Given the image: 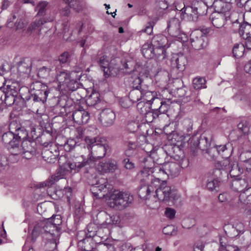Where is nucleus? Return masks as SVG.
<instances>
[{
  "mask_svg": "<svg viewBox=\"0 0 251 251\" xmlns=\"http://www.w3.org/2000/svg\"><path fill=\"white\" fill-rule=\"evenodd\" d=\"M143 177H141V181L143 182H146L148 180H149V179H147L146 181H144L142 180ZM150 180H151V182L150 184H147L148 186H151L152 188V192L156 189L158 187H160V185H162L161 181H160V178H153L152 177H150Z\"/></svg>",
  "mask_w": 251,
  "mask_h": 251,
  "instance_id": "4d7b16f0",
  "label": "nucleus"
},
{
  "mask_svg": "<svg viewBox=\"0 0 251 251\" xmlns=\"http://www.w3.org/2000/svg\"><path fill=\"white\" fill-rule=\"evenodd\" d=\"M153 51H155L150 44L147 43L143 45L142 48V52L143 55L146 58L151 57V54Z\"/></svg>",
  "mask_w": 251,
  "mask_h": 251,
  "instance_id": "6e6d98bb",
  "label": "nucleus"
},
{
  "mask_svg": "<svg viewBox=\"0 0 251 251\" xmlns=\"http://www.w3.org/2000/svg\"><path fill=\"white\" fill-rule=\"evenodd\" d=\"M17 97H15L12 95H8L7 93H5V99H3V100H5V103L7 106H11L16 101Z\"/></svg>",
  "mask_w": 251,
  "mask_h": 251,
  "instance_id": "69168bd1",
  "label": "nucleus"
},
{
  "mask_svg": "<svg viewBox=\"0 0 251 251\" xmlns=\"http://www.w3.org/2000/svg\"><path fill=\"white\" fill-rule=\"evenodd\" d=\"M139 124L135 121H132L128 123L127 128L128 130L132 133H133V135L135 137V134H134L139 128Z\"/></svg>",
  "mask_w": 251,
  "mask_h": 251,
  "instance_id": "0e129e2a",
  "label": "nucleus"
},
{
  "mask_svg": "<svg viewBox=\"0 0 251 251\" xmlns=\"http://www.w3.org/2000/svg\"><path fill=\"white\" fill-rule=\"evenodd\" d=\"M54 75V70L45 66L41 68L38 72V76L42 78L47 79L50 77H53Z\"/></svg>",
  "mask_w": 251,
  "mask_h": 251,
  "instance_id": "ea45409f",
  "label": "nucleus"
},
{
  "mask_svg": "<svg viewBox=\"0 0 251 251\" xmlns=\"http://www.w3.org/2000/svg\"><path fill=\"white\" fill-rule=\"evenodd\" d=\"M187 60L186 57L183 55L174 57L171 61V66L173 68H176L179 71H183L185 69Z\"/></svg>",
  "mask_w": 251,
  "mask_h": 251,
  "instance_id": "c85d7f7f",
  "label": "nucleus"
},
{
  "mask_svg": "<svg viewBox=\"0 0 251 251\" xmlns=\"http://www.w3.org/2000/svg\"><path fill=\"white\" fill-rule=\"evenodd\" d=\"M231 5L222 0H215L212 3V8L215 10L214 12H217L223 14L229 15Z\"/></svg>",
  "mask_w": 251,
  "mask_h": 251,
  "instance_id": "4be33fe9",
  "label": "nucleus"
},
{
  "mask_svg": "<svg viewBox=\"0 0 251 251\" xmlns=\"http://www.w3.org/2000/svg\"><path fill=\"white\" fill-rule=\"evenodd\" d=\"M115 117V113L111 109L107 108L100 112L99 120L103 126L108 127L113 124Z\"/></svg>",
  "mask_w": 251,
  "mask_h": 251,
  "instance_id": "4468645a",
  "label": "nucleus"
},
{
  "mask_svg": "<svg viewBox=\"0 0 251 251\" xmlns=\"http://www.w3.org/2000/svg\"><path fill=\"white\" fill-rule=\"evenodd\" d=\"M152 163L151 158H144L143 164L141 165L143 169L139 174V177H143L142 180L144 181L150 179V177L160 178V181L162 182V179L167 176L164 169V165L153 167Z\"/></svg>",
  "mask_w": 251,
  "mask_h": 251,
  "instance_id": "f03ea898",
  "label": "nucleus"
},
{
  "mask_svg": "<svg viewBox=\"0 0 251 251\" xmlns=\"http://www.w3.org/2000/svg\"><path fill=\"white\" fill-rule=\"evenodd\" d=\"M249 187L248 181L246 178H235L231 184V188L234 191L242 192Z\"/></svg>",
  "mask_w": 251,
  "mask_h": 251,
  "instance_id": "a878e982",
  "label": "nucleus"
},
{
  "mask_svg": "<svg viewBox=\"0 0 251 251\" xmlns=\"http://www.w3.org/2000/svg\"><path fill=\"white\" fill-rule=\"evenodd\" d=\"M108 205L116 210H121L128 207L133 197L129 192L114 190L109 196Z\"/></svg>",
  "mask_w": 251,
  "mask_h": 251,
  "instance_id": "7ed1b4c3",
  "label": "nucleus"
},
{
  "mask_svg": "<svg viewBox=\"0 0 251 251\" xmlns=\"http://www.w3.org/2000/svg\"><path fill=\"white\" fill-rule=\"evenodd\" d=\"M180 11L182 19L189 22H196L199 16L206 14V7L201 1H193L191 5H184Z\"/></svg>",
  "mask_w": 251,
  "mask_h": 251,
  "instance_id": "20e7f679",
  "label": "nucleus"
},
{
  "mask_svg": "<svg viewBox=\"0 0 251 251\" xmlns=\"http://www.w3.org/2000/svg\"><path fill=\"white\" fill-rule=\"evenodd\" d=\"M228 172L230 177L235 178L243 173V169L237 163H235L231 165Z\"/></svg>",
  "mask_w": 251,
  "mask_h": 251,
  "instance_id": "4c0bfd02",
  "label": "nucleus"
},
{
  "mask_svg": "<svg viewBox=\"0 0 251 251\" xmlns=\"http://www.w3.org/2000/svg\"><path fill=\"white\" fill-rule=\"evenodd\" d=\"M239 33L245 40V46L247 49L251 50V25L245 23L240 26Z\"/></svg>",
  "mask_w": 251,
  "mask_h": 251,
  "instance_id": "dca6fc26",
  "label": "nucleus"
},
{
  "mask_svg": "<svg viewBox=\"0 0 251 251\" xmlns=\"http://www.w3.org/2000/svg\"><path fill=\"white\" fill-rule=\"evenodd\" d=\"M76 142L73 139H68L65 142L64 146L65 150L67 151H70L72 150L76 146Z\"/></svg>",
  "mask_w": 251,
  "mask_h": 251,
  "instance_id": "052dcab7",
  "label": "nucleus"
},
{
  "mask_svg": "<svg viewBox=\"0 0 251 251\" xmlns=\"http://www.w3.org/2000/svg\"><path fill=\"white\" fill-rule=\"evenodd\" d=\"M233 14H231L229 15L223 14L217 12L212 13L209 18L212 25L216 28L222 27L225 24L226 21L228 18L229 19H231V17Z\"/></svg>",
  "mask_w": 251,
  "mask_h": 251,
  "instance_id": "f3484780",
  "label": "nucleus"
},
{
  "mask_svg": "<svg viewBox=\"0 0 251 251\" xmlns=\"http://www.w3.org/2000/svg\"><path fill=\"white\" fill-rule=\"evenodd\" d=\"M167 176H176L178 174L179 166L175 162H168L163 164Z\"/></svg>",
  "mask_w": 251,
  "mask_h": 251,
  "instance_id": "7c9ffc66",
  "label": "nucleus"
},
{
  "mask_svg": "<svg viewBox=\"0 0 251 251\" xmlns=\"http://www.w3.org/2000/svg\"><path fill=\"white\" fill-rule=\"evenodd\" d=\"M37 234L43 235V238L49 237L48 234H50L52 235H59V232L58 230V227L53 226L51 222H42L37 224L33 230L32 235Z\"/></svg>",
  "mask_w": 251,
  "mask_h": 251,
  "instance_id": "6e6552de",
  "label": "nucleus"
},
{
  "mask_svg": "<svg viewBox=\"0 0 251 251\" xmlns=\"http://www.w3.org/2000/svg\"><path fill=\"white\" fill-rule=\"evenodd\" d=\"M167 30L172 36H177L180 33V22L177 18L171 19L168 23Z\"/></svg>",
  "mask_w": 251,
  "mask_h": 251,
  "instance_id": "5701e85b",
  "label": "nucleus"
},
{
  "mask_svg": "<svg viewBox=\"0 0 251 251\" xmlns=\"http://www.w3.org/2000/svg\"><path fill=\"white\" fill-rule=\"evenodd\" d=\"M183 129L182 131L184 134L190 135L192 130L193 124L189 119H185L181 123Z\"/></svg>",
  "mask_w": 251,
  "mask_h": 251,
  "instance_id": "3c124183",
  "label": "nucleus"
},
{
  "mask_svg": "<svg viewBox=\"0 0 251 251\" xmlns=\"http://www.w3.org/2000/svg\"><path fill=\"white\" fill-rule=\"evenodd\" d=\"M168 7V4L165 0H160L156 3V8L159 13H162Z\"/></svg>",
  "mask_w": 251,
  "mask_h": 251,
  "instance_id": "680f3d73",
  "label": "nucleus"
},
{
  "mask_svg": "<svg viewBox=\"0 0 251 251\" xmlns=\"http://www.w3.org/2000/svg\"><path fill=\"white\" fill-rule=\"evenodd\" d=\"M100 94L97 92H93L86 100V103L89 106H93L100 101Z\"/></svg>",
  "mask_w": 251,
  "mask_h": 251,
  "instance_id": "a18cd8bd",
  "label": "nucleus"
},
{
  "mask_svg": "<svg viewBox=\"0 0 251 251\" xmlns=\"http://www.w3.org/2000/svg\"><path fill=\"white\" fill-rule=\"evenodd\" d=\"M97 62L103 71L105 77L115 76L120 69L117 64L116 58H112L107 54H105L98 59Z\"/></svg>",
  "mask_w": 251,
  "mask_h": 251,
  "instance_id": "423d86ee",
  "label": "nucleus"
},
{
  "mask_svg": "<svg viewBox=\"0 0 251 251\" xmlns=\"http://www.w3.org/2000/svg\"><path fill=\"white\" fill-rule=\"evenodd\" d=\"M142 80L140 77H136L132 81L131 86L133 89L141 90L145 87L142 84Z\"/></svg>",
  "mask_w": 251,
  "mask_h": 251,
  "instance_id": "e2e57ef3",
  "label": "nucleus"
},
{
  "mask_svg": "<svg viewBox=\"0 0 251 251\" xmlns=\"http://www.w3.org/2000/svg\"><path fill=\"white\" fill-rule=\"evenodd\" d=\"M31 92V96L29 94V96H25V97L21 96V98L25 100H28L30 99H32L34 102L41 101L42 103H44L46 101L49 91L48 90L47 86L45 84L39 82L33 83Z\"/></svg>",
  "mask_w": 251,
  "mask_h": 251,
  "instance_id": "0eeeda50",
  "label": "nucleus"
},
{
  "mask_svg": "<svg viewBox=\"0 0 251 251\" xmlns=\"http://www.w3.org/2000/svg\"><path fill=\"white\" fill-rule=\"evenodd\" d=\"M152 46L161 51L162 54L166 53L165 48H169L167 38L163 35L158 34L154 36L152 39Z\"/></svg>",
  "mask_w": 251,
  "mask_h": 251,
  "instance_id": "6ab92c4d",
  "label": "nucleus"
},
{
  "mask_svg": "<svg viewBox=\"0 0 251 251\" xmlns=\"http://www.w3.org/2000/svg\"><path fill=\"white\" fill-rule=\"evenodd\" d=\"M231 163L229 159L226 157L225 159L221 161H218L216 163V169L215 170L214 173L221 174V170L225 171V174L228 176V172L231 167Z\"/></svg>",
  "mask_w": 251,
  "mask_h": 251,
  "instance_id": "c756f323",
  "label": "nucleus"
},
{
  "mask_svg": "<svg viewBox=\"0 0 251 251\" xmlns=\"http://www.w3.org/2000/svg\"><path fill=\"white\" fill-rule=\"evenodd\" d=\"M140 100H142V89H133L129 93L128 98H126L121 101V105L123 107L127 108L131 103L137 102Z\"/></svg>",
  "mask_w": 251,
  "mask_h": 251,
  "instance_id": "ddd939ff",
  "label": "nucleus"
},
{
  "mask_svg": "<svg viewBox=\"0 0 251 251\" xmlns=\"http://www.w3.org/2000/svg\"><path fill=\"white\" fill-rule=\"evenodd\" d=\"M56 77L57 81L58 82L59 90L65 85V83L72 78L71 75L75 74V72L70 73L69 71L62 69L59 66H57L55 69Z\"/></svg>",
  "mask_w": 251,
  "mask_h": 251,
  "instance_id": "2eb2a0df",
  "label": "nucleus"
},
{
  "mask_svg": "<svg viewBox=\"0 0 251 251\" xmlns=\"http://www.w3.org/2000/svg\"><path fill=\"white\" fill-rule=\"evenodd\" d=\"M79 87V83L76 80L70 78L65 85L62 86L59 90H65L66 91H74Z\"/></svg>",
  "mask_w": 251,
  "mask_h": 251,
  "instance_id": "e433bc0d",
  "label": "nucleus"
},
{
  "mask_svg": "<svg viewBox=\"0 0 251 251\" xmlns=\"http://www.w3.org/2000/svg\"><path fill=\"white\" fill-rule=\"evenodd\" d=\"M9 131L15 134L20 139H25L28 136L27 130L22 126L20 122L17 120H12L9 125Z\"/></svg>",
  "mask_w": 251,
  "mask_h": 251,
  "instance_id": "f8f14e48",
  "label": "nucleus"
},
{
  "mask_svg": "<svg viewBox=\"0 0 251 251\" xmlns=\"http://www.w3.org/2000/svg\"><path fill=\"white\" fill-rule=\"evenodd\" d=\"M48 2L46 1H40L36 7L35 10L37 11L36 16H43L46 15Z\"/></svg>",
  "mask_w": 251,
  "mask_h": 251,
  "instance_id": "09e8293b",
  "label": "nucleus"
},
{
  "mask_svg": "<svg viewBox=\"0 0 251 251\" xmlns=\"http://www.w3.org/2000/svg\"><path fill=\"white\" fill-rule=\"evenodd\" d=\"M237 127L244 134L251 135V125H249V123L247 120H243L241 121L237 125Z\"/></svg>",
  "mask_w": 251,
  "mask_h": 251,
  "instance_id": "37998d69",
  "label": "nucleus"
},
{
  "mask_svg": "<svg viewBox=\"0 0 251 251\" xmlns=\"http://www.w3.org/2000/svg\"><path fill=\"white\" fill-rule=\"evenodd\" d=\"M85 142L89 151L87 159L83 158L84 156L81 155V157H75L66 161L65 156H60L58 158L59 165L64 167L65 169L71 173H76L82 168L93 164L97 160L105 155L107 145L102 144L100 138L87 136L85 138Z\"/></svg>",
  "mask_w": 251,
  "mask_h": 251,
  "instance_id": "f257e3e1",
  "label": "nucleus"
},
{
  "mask_svg": "<svg viewBox=\"0 0 251 251\" xmlns=\"http://www.w3.org/2000/svg\"><path fill=\"white\" fill-rule=\"evenodd\" d=\"M212 139V135L210 133L205 132L200 136L198 141V147L203 151L206 150L210 147Z\"/></svg>",
  "mask_w": 251,
  "mask_h": 251,
  "instance_id": "bb28decb",
  "label": "nucleus"
},
{
  "mask_svg": "<svg viewBox=\"0 0 251 251\" xmlns=\"http://www.w3.org/2000/svg\"><path fill=\"white\" fill-rule=\"evenodd\" d=\"M120 218L118 215L109 216L106 218L102 226L104 228H111L113 226H118L120 223Z\"/></svg>",
  "mask_w": 251,
  "mask_h": 251,
  "instance_id": "2f4dec72",
  "label": "nucleus"
},
{
  "mask_svg": "<svg viewBox=\"0 0 251 251\" xmlns=\"http://www.w3.org/2000/svg\"><path fill=\"white\" fill-rule=\"evenodd\" d=\"M239 200L241 203L244 204H251V187H248L240 193Z\"/></svg>",
  "mask_w": 251,
  "mask_h": 251,
  "instance_id": "f704fd0d",
  "label": "nucleus"
},
{
  "mask_svg": "<svg viewBox=\"0 0 251 251\" xmlns=\"http://www.w3.org/2000/svg\"><path fill=\"white\" fill-rule=\"evenodd\" d=\"M233 226L236 229L238 234L242 233L244 232V226L242 223H236L233 225Z\"/></svg>",
  "mask_w": 251,
  "mask_h": 251,
  "instance_id": "774afa93",
  "label": "nucleus"
},
{
  "mask_svg": "<svg viewBox=\"0 0 251 251\" xmlns=\"http://www.w3.org/2000/svg\"><path fill=\"white\" fill-rule=\"evenodd\" d=\"M244 51L245 46L243 44H236L232 49L233 55L235 58L242 57L244 54Z\"/></svg>",
  "mask_w": 251,
  "mask_h": 251,
  "instance_id": "49530a36",
  "label": "nucleus"
},
{
  "mask_svg": "<svg viewBox=\"0 0 251 251\" xmlns=\"http://www.w3.org/2000/svg\"><path fill=\"white\" fill-rule=\"evenodd\" d=\"M48 238L44 237V240H46L45 248L46 251H53L56 249L57 244L59 243V235H52L48 234Z\"/></svg>",
  "mask_w": 251,
  "mask_h": 251,
  "instance_id": "b1692460",
  "label": "nucleus"
},
{
  "mask_svg": "<svg viewBox=\"0 0 251 251\" xmlns=\"http://www.w3.org/2000/svg\"><path fill=\"white\" fill-rule=\"evenodd\" d=\"M160 104V105L159 108H154V109L151 110L153 114L152 117L153 120L156 119L160 114L165 113L167 111V105L166 104H163V102L162 104Z\"/></svg>",
  "mask_w": 251,
  "mask_h": 251,
  "instance_id": "5fc2aeb1",
  "label": "nucleus"
},
{
  "mask_svg": "<svg viewBox=\"0 0 251 251\" xmlns=\"http://www.w3.org/2000/svg\"><path fill=\"white\" fill-rule=\"evenodd\" d=\"M24 127L27 130V132L29 134L28 132L30 131V135L33 137L35 135L36 124L32 121L27 120L24 122Z\"/></svg>",
  "mask_w": 251,
  "mask_h": 251,
  "instance_id": "603ef678",
  "label": "nucleus"
},
{
  "mask_svg": "<svg viewBox=\"0 0 251 251\" xmlns=\"http://www.w3.org/2000/svg\"><path fill=\"white\" fill-rule=\"evenodd\" d=\"M193 86L195 89L200 90L206 88V80L202 77H196L193 80Z\"/></svg>",
  "mask_w": 251,
  "mask_h": 251,
  "instance_id": "de8ad7c7",
  "label": "nucleus"
},
{
  "mask_svg": "<svg viewBox=\"0 0 251 251\" xmlns=\"http://www.w3.org/2000/svg\"><path fill=\"white\" fill-rule=\"evenodd\" d=\"M20 139L18 137H17L15 134H13L9 131L4 133L2 136V140L3 142L9 146L15 142H18Z\"/></svg>",
  "mask_w": 251,
  "mask_h": 251,
  "instance_id": "58836bf2",
  "label": "nucleus"
},
{
  "mask_svg": "<svg viewBox=\"0 0 251 251\" xmlns=\"http://www.w3.org/2000/svg\"><path fill=\"white\" fill-rule=\"evenodd\" d=\"M117 162L115 160L100 162L97 166V169L102 173L113 172L117 168Z\"/></svg>",
  "mask_w": 251,
  "mask_h": 251,
  "instance_id": "393cba45",
  "label": "nucleus"
},
{
  "mask_svg": "<svg viewBox=\"0 0 251 251\" xmlns=\"http://www.w3.org/2000/svg\"><path fill=\"white\" fill-rule=\"evenodd\" d=\"M220 185V180L219 178L209 179L207 180L206 187L210 191H218Z\"/></svg>",
  "mask_w": 251,
  "mask_h": 251,
  "instance_id": "c03bdc74",
  "label": "nucleus"
},
{
  "mask_svg": "<svg viewBox=\"0 0 251 251\" xmlns=\"http://www.w3.org/2000/svg\"><path fill=\"white\" fill-rule=\"evenodd\" d=\"M70 7H73L76 11L80 12L83 10L86 5V3L83 1H77V0H63Z\"/></svg>",
  "mask_w": 251,
  "mask_h": 251,
  "instance_id": "72a5a7b5",
  "label": "nucleus"
},
{
  "mask_svg": "<svg viewBox=\"0 0 251 251\" xmlns=\"http://www.w3.org/2000/svg\"><path fill=\"white\" fill-rule=\"evenodd\" d=\"M142 100H144L146 102H151V105L153 102L158 104H162L161 101L158 98L156 97V93L147 89L142 88Z\"/></svg>",
  "mask_w": 251,
  "mask_h": 251,
  "instance_id": "412c9836",
  "label": "nucleus"
},
{
  "mask_svg": "<svg viewBox=\"0 0 251 251\" xmlns=\"http://www.w3.org/2000/svg\"><path fill=\"white\" fill-rule=\"evenodd\" d=\"M220 245L221 247L219 249V251H238L239 248L237 246L233 245H226L223 241L222 238L220 239Z\"/></svg>",
  "mask_w": 251,
  "mask_h": 251,
  "instance_id": "864d4df0",
  "label": "nucleus"
},
{
  "mask_svg": "<svg viewBox=\"0 0 251 251\" xmlns=\"http://www.w3.org/2000/svg\"><path fill=\"white\" fill-rule=\"evenodd\" d=\"M72 117L74 122L78 125L85 124L90 119L89 113L82 108L75 110Z\"/></svg>",
  "mask_w": 251,
  "mask_h": 251,
  "instance_id": "a211bd4d",
  "label": "nucleus"
},
{
  "mask_svg": "<svg viewBox=\"0 0 251 251\" xmlns=\"http://www.w3.org/2000/svg\"><path fill=\"white\" fill-rule=\"evenodd\" d=\"M63 195L67 198V201L70 202L72 195V189L71 187H65L63 190Z\"/></svg>",
  "mask_w": 251,
  "mask_h": 251,
  "instance_id": "338daca9",
  "label": "nucleus"
},
{
  "mask_svg": "<svg viewBox=\"0 0 251 251\" xmlns=\"http://www.w3.org/2000/svg\"><path fill=\"white\" fill-rule=\"evenodd\" d=\"M28 136L25 139H21L22 143L21 147L23 151H26L29 152H35V150L34 148L33 145H35V143L33 141V139H28Z\"/></svg>",
  "mask_w": 251,
  "mask_h": 251,
  "instance_id": "c9c22d12",
  "label": "nucleus"
},
{
  "mask_svg": "<svg viewBox=\"0 0 251 251\" xmlns=\"http://www.w3.org/2000/svg\"><path fill=\"white\" fill-rule=\"evenodd\" d=\"M206 153L208 154L207 157L209 160H215L218 156L217 149L214 146L213 147L209 148L206 150Z\"/></svg>",
  "mask_w": 251,
  "mask_h": 251,
  "instance_id": "13d9d810",
  "label": "nucleus"
},
{
  "mask_svg": "<svg viewBox=\"0 0 251 251\" xmlns=\"http://www.w3.org/2000/svg\"><path fill=\"white\" fill-rule=\"evenodd\" d=\"M151 105V102H146L144 100H141L137 103V109L143 115L147 111H149Z\"/></svg>",
  "mask_w": 251,
  "mask_h": 251,
  "instance_id": "8fccbe9b",
  "label": "nucleus"
},
{
  "mask_svg": "<svg viewBox=\"0 0 251 251\" xmlns=\"http://www.w3.org/2000/svg\"><path fill=\"white\" fill-rule=\"evenodd\" d=\"M10 83V82H8V84L6 85V87L5 88V93L10 95L17 97L18 95V92L20 91V86L19 84L16 82H12L9 84Z\"/></svg>",
  "mask_w": 251,
  "mask_h": 251,
  "instance_id": "473e14b6",
  "label": "nucleus"
},
{
  "mask_svg": "<svg viewBox=\"0 0 251 251\" xmlns=\"http://www.w3.org/2000/svg\"><path fill=\"white\" fill-rule=\"evenodd\" d=\"M54 18V16H52L49 18L35 16L33 21L28 25L27 32L31 33L37 31L38 34H39L42 29V25L47 22L52 21Z\"/></svg>",
  "mask_w": 251,
  "mask_h": 251,
  "instance_id": "9b49d317",
  "label": "nucleus"
},
{
  "mask_svg": "<svg viewBox=\"0 0 251 251\" xmlns=\"http://www.w3.org/2000/svg\"><path fill=\"white\" fill-rule=\"evenodd\" d=\"M70 58V54L68 52L62 53L58 57V60L56 61L55 64L56 66H58L60 67L59 64H65L67 63Z\"/></svg>",
  "mask_w": 251,
  "mask_h": 251,
  "instance_id": "bf43d9fd",
  "label": "nucleus"
},
{
  "mask_svg": "<svg viewBox=\"0 0 251 251\" xmlns=\"http://www.w3.org/2000/svg\"><path fill=\"white\" fill-rule=\"evenodd\" d=\"M31 66L32 62L31 59L25 58L17 63V71L20 74L29 73Z\"/></svg>",
  "mask_w": 251,
  "mask_h": 251,
  "instance_id": "cd10ccee",
  "label": "nucleus"
},
{
  "mask_svg": "<svg viewBox=\"0 0 251 251\" xmlns=\"http://www.w3.org/2000/svg\"><path fill=\"white\" fill-rule=\"evenodd\" d=\"M190 41L192 47L200 50L206 47L207 45V37L201 30H195L190 34Z\"/></svg>",
  "mask_w": 251,
  "mask_h": 251,
  "instance_id": "1a4fd4ad",
  "label": "nucleus"
},
{
  "mask_svg": "<svg viewBox=\"0 0 251 251\" xmlns=\"http://www.w3.org/2000/svg\"><path fill=\"white\" fill-rule=\"evenodd\" d=\"M152 192V188L151 186H148L146 184H142L139 189V196L143 199H147L148 196Z\"/></svg>",
  "mask_w": 251,
  "mask_h": 251,
  "instance_id": "79ce46f5",
  "label": "nucleus"
},
{
  "mask_svg": "<svg viewBox=\"0 0 251 251\" xmlns=\"http://www.w3.org/2000/svg\"><path fill=\"white\" fill-rule=\"evenodd\" d=\"M155 196L160 201H173L174 204H180L181 199L177 190L174 188L167 185L165 181H162V185L155 190Z\"/></svg>",
  "mask_w": 251,
  "mask_h": 251,
  "instance_id": "39448f33",
  "label": "nucleus"
},
{
  "mask_svg": "<svg viewBox=\"0 0 251 251\" xmlns=\"http://www.w3.org/2000/svg\"><path fill=\"white\" fill-rule=\"evenodd\" d=\"M59 151L56 148L47 150L45 149L42 152V156L44 160L49 163H54L59 156Z\"/></svg>",
  "mask_w": 251,
  "mask_h": 251,
  "instance_id": "aec40b11",
  "label": "nucleus"
},
{
  "mask_svg": "<svg viewBox=\"0 0 251 251\" xmlns=\"http://www.w3.org/2000/svg\"><path fill=\"white\" fill-rule=\"evenodd\" d=\"M21 139H19L18 142H15L9 146L8 149L11 155H18L22 154L23 149L19 146Z\"/></svg>",
  "mask_w": 251,
  "mask_h": 251,
  "instance_id": "a19ab883",
  "label": "nucleus"
},
{
  "mask_svg": "<svg viewBox=\"0 0 251 251\" xmlns=\"http://www.w3.org/2000/svg\"><path fill=\"white\" fill-rule=\"evenodd\" d=\"M96 179V183L91 184V191L97 199L102 198L105 196L103 193L107 190V180L104 177H97Z\"/></svg>",
  "mask_w": 251,
  "mask_h": 251,
  "instance_id": "9d476101",
  "label": "nucleus"
}]
</instances>
